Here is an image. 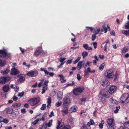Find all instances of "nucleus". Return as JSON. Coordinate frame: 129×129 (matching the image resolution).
<instances>
[{
    "label": "nucleus",
    "mask_w": 129,
    "mask_h": 129,
    "mask_svg": "<svg viewBox=\"0 0 129 129\" xmlns=\"http://www.w3.org/2000/svg\"><path fill=\"white\" fill-rule=\"evenodd\" d=\"M93 45L94 46V49H96L97 48V43L96 42H93Z\"/></svg>",
    "instance_id": "61"
},
{
    "label": "nucleus",
    "mask_w": 129,
    "mask_h": 129,
    "mask_svg": "<svg viewBox=\"0 0 129 129\" xmlns=\"http://www.w3.org/2000/svg\"><path fill=\"white\" fill-rule=\"evenodd\" d=\"M51 99L50 97H48V98L47 103H48V105H47V107L48 108L49 105L50 106V104L51 103Z\"/></svg>",
    "instance_id": "32"
},
{
    "label": "nucleus",
    "mask_w": 129,
    "mask_h": 129,
    "mask_svg": "<svg viewBox=\"0 0 129 129\" xmlns=\"http://www.w3.org/2000/svg\"><path fill=\"white\" fill-rule=\"evenodd\" d=\"M92 40L93 41H94L96 38V35L95 34H93L92 35Z\"/></svg>",
    "instance_id": "48"
},
{
    "label": "nucleus",
    "mask_w": 129,
    "mask_h": 129,
    "mask_svg": "<svg viewBox=\"0 0 129 129\" xmlns=\"http://www.w3.org/2000/svg\"><path fill=\"white\" fill-rule=\"evenodd\" d=\"M81 129H91L90 128H88L87 127L86 125L85 124H83V125L81 127Z\"/></svg>",
    "instance_id": "43"
},
{
    "label": "nucleus",
    "mask_w": 129,
    "mask_h": 129,
    "mask_svg": "<svg viewBox=\"0 0 129 129\" xmlns=\"http://www.w3.org/2000/svg\"><path fill=\"white\" fill-rule=\"evenodd\" d=\"M124 126L127 128H129V121H127L123 124Z\"/></svg>",
    "instance_id": "34"
},
{
    "label": "nucleus",
    "mask_w": 129,
    "mask_h": 129,
    "mask_svg": "<svg viewBox=\"0 0 129 129\" xmlns=\"http://www.w3.org/2000/svg\"><path fill=\"white\" fill-rule=\"evenodd\" d=\"M40 70L41 71H44V72L45 74V76L48 75L49 73V72L48 71L46 70L44 68H40Z\"/></svg>",
    "instance_id": "26"
},
{
    "label": "nucleus",
    "mask_w": 129,
    "mask_h": 129,
    "mask_svg": "<svg viewBox=\"0 0 129 129\" xmlns=\"http://www.w3.org/2000/svg\"><path fill=\"white\" fill-rule=\"evenodd\" d=\"M8 58H9L11 56V54L7 52H6V57Z\"/></svg>",
    "instance_id": "57"
},
{
    "label": "nucleus",
    "mask_w": 129,
    "mask_h": 129,
    "mask_svg": "<svg viewBox=\"0 0 129 129\" xmlns=\"http://www.w3.org/2000/svg\"><path fill=\"white\" fill-rule=\"evenodd\" d=\"M83 46L84 48L87 50L88 48V46L87 44H85L83 45Z\"/></svg>",
    "instance_id": "50"
},
{
    "label": "nucleus",
    "mask_w": 129,
    "mask_h": 129,
    "mask_svg": "<svg viewBox=\"0 0 129 129\" xmlns=\"http://www.w3.org/2000/svg\"><path fill=\"white\" fill-rule=\"evenodd\" d=\"M10 72V70L8 69H5L4 70H2L1 71V73L3 75L7 74Z\"/></svg>",
    "instance_id": "21"
},
{
    "label": "nucleus",
    "mask_w": 129,
    "mask_h": 129,
    "mask_svg": "<svg viewBox=\"0 0 129 129\" xmlns=\"http://www.w3.org/2000/svg\"><path fill=\"white\" fill-rule=\"evenodd\" d=\"M90 123L92 124V125H95V123L94 122L93 120L92 119H90Z\"/></svg>",
    "instance_id": "54"
},
{
    "label": "nucleus",
    "mask_w": 129,
    "mask_h": 129,
    "mask_svg": "<svg viewBox=\"0 0 129 129\" xmlns=\"http://www.w3.org/2000/svg\"><path fill=\"white\" fill-rule=\"evenodd\" d=\"M100 102H102V103L103 104H104L106 103V100L104 98L102 97L101 98Z\"/></svg>",
    "instance_id": "39"
},
{
    "label": "nucleus",
    "mask_w": 129,
    "mask_h": 129,
    "mask_svg": "<svg viewBox=\"0 0 129 129\" xmlns=\"http://www.w3.org/2000/svg\"><path fill=\"white\" fill-rule=\"evenodd\" d=\"M40 98H31L28 100L30 105L32 106H38L40 101Z\"/></svg>",
    "instance_id": "3"
},
{
    "label": "nucleus",
    "mask_w": 129,
    "mask_h": 129,
    "mask_svg": "<svg viewBox=\"0 0 129 129\" xmlns=\"http://www.w3.org/2000/svg\"><path fill=\"white\" fill-rule=\"evenodd\" d=\"M74 118L71 117L68 118L67 120V122L69 125H73L74 122Z\"/></svg>",
    "instance_id": "11"
},
{
    "label": "nucleus",
    "mask_w": 129,
    "mask_h": 129,
    "mask_svg": "<svg viewBox=\"0 0 129 129\" xmlns=\"http://www.w3.org/2000/svg\"><path fill=\"white\" fill-rule=\"evenodd\" d=\"M18 112L17 111L14 112V111L13 113L12 114V115L14 117H15L17 116L18 115Z\"/></svg>",
    "instance_id": "33"
},
{
    "label": "nucleus",
    "mask_w": 129,
    "mask_h": 129,
    "mask_svg": "<svg viewBox=\"0 0 129 129\" xmlns=\"http://www.w3.org/2000/svg\"><path fill=\"white\" fill-rule=\"evenodd\" d=\"M73 93L74 95L77 96L80 94V93L79 92V91L76 88H74L73 90Z\"/></svg>",
    "instance_id": "19"
},
{
    "label": "nucleus",
    "mask_w": 129,
    "mask_h": 129,
    "mask_svg": "<svg viewBox=\"0 0 129 129\" xmlns=\"http://www.w3.org/2000/svg\"><path fill=\"white\" fill-rule=\"evenodd\" d=\"M52 121L53 120H50L47 124V126L48 127L51 126L52 125Z\"/></svg>",
    "instance_id": "36"
},
{
    "label": "nucleus",
    "mask_w": 129,
    "mask_h": 129,
    "mask_svg": "<svg viewBox=\"0 0 129 129\" xmlns=\"http://www.w3.org/2000/svg\"><path fill=\"white\" fill-rule=\"evenodd\" d=\"M88 53L86 51H83L82 53V55L83 58H84L88 55Z\"/></svg>",
    "instance_id": "37"
},
{
    "label": "nucleus",
    "mask_w": 129,
    "mask_h": 129,
    "mask_svg": "<svg viewBox=\"0 0 129 129\" xmlns=\"http://www.w3.org/2000/svg\"><path fill=\"white\" fill-rule=\"evenodd\" d=\"M61 128H60V129H71V127L70 125L67 124L64 125V126H62Z\"/></svg>",
    "instance_id": "24"
},
{
    "label": "nucleus",
    "mask_w": 129,
    "mask_h": 129,
    "mask_svg": "<svg viewBox=\"0 0 129 129\" xmlns=\"http://www.w3.org/2000/svg\"><path fill=\"white\" fill-rule=\"evenodd\" d=\"M11 78L9 76L3 77L0 78V83L5 84L6 82L9 81L11 79Z\"/></svg>",
    "instance_id": "5"
},
{
    "label": "nucleus",
    "mask_w": 129,
    "mask_h": 129,
    "mask_svg": "<svg viewBox=\"0 0 129 129\" xmlns=\"http://www.w3.org/2000/svg\"><path fill=\"white\" fill-rule=\"evenodd\" d=\"M76 88L79 90V92L80 93L82 92L85 89L84 87L83 86L81 87L79 86Z\"/></svg>",
    "instance_id": "23"
},
{
    "label": "nucleus",
    "mask_w": 129,
    "mask_h": 129,
    "mask_svg": "<svg viewBox=\"0 0 129 129\" xmlns=\"http://www.w3.org/2000/svg\"><path fill=\"white\" fill-rule=\"evenodd\" d=\"M120 107L119 106H117L116 107V109L114 111V113H115L118 112V111L120 109Z\"/></svg>",
    "instance_id": "42"
},
{
    "label": "nucleus",
    "mask_w": 129,
    "mask_h": 129,
    "mask_svg": "<svg viewBox=\"0 0 129 129\" xmlns=\"http://www.w3.org/2000/svg\"><path fill=\"white\" fill-rule=\"evenodd\" d=\"M100 84L104 87H106L109 85L110 82L107 80H103L101 81Z\"/></svg>",
    "instance_id": "9"
},
{
    "label": "nucleus",
    "mask_w": 129,
    "mask_h": 129,
    "mask_svg": "<svg viewBox=\"0 0 129 129\" xmlns=\"http://www.w3.org/2000/svg\"><path fill=\"white\" fill-rule=\"evenodd\" d=\"M14 111L13 109L12 108H10L8 109L7 111V113L8 114H11L13 113Z\"/></svg>",
    "instance_id": "29"
},
{
    "label": "nucleus",
    "mask_w": 129,
    "mask_h": 129,
    "mask_svg": "<svg viewBox=\"0 0 129 129\" xmlns=\"http://www.w3.org/2000/svg\"><path fill=\"white\" fill-rule=\"evenodd\" d=\"M66 59V58L65 57L63 58H60L59 59V61L60 62L63 63V62Z\"/></svg>",
    "instance_id": "49"
},
{
    "label": "nucleus",
    "mask_w": 129,
    "mask_h": 129,
    "mask_svg": "<svg viewBox=\"0 0 129 129\" xmlns=\"http://www.w3.org/2000/svg\"><path fill=\"white\" fill-rule=\"evenodd\" d=\"M77 79L79 81L81 79V77L79 74H77Z\"/></svg>",
    "instance_id": "56"
},
{
    "label": "nucleus",
    "mask_w": 129,
    "mask_h": 129,
    "mask_svg": "<svg viewBox=\"0 0 129 129\" xmlns=\"http://www.w3.org/2000/svg\"><path fill=\"white\" fill-rule=\"evenodd\" d=\"M6 63L5 61H2L1 59H0V67H2L4 66Z\"/></svg>",
    "instance_id": "28"
},
{
    "label": "nucleus",
    "mask_w": 129,
    "mask_h": 129,
    "mask_svg": "<svg viewBox=\"0 0 129 129\" xmlns=\"http://www.w3.org/2000/svg\"><path fill=\"white\" fill-rule=\"evenodd\" d=\"M124 26L126 28L129 29V21L127 23L125 24Z\"/></svg>",
    "instance_id": "44"
},
{
    "label": "nucleus",
    "mask_w": 129,
    "mask_h": 129,
    "mask_svg": "<svg viewBox=\"0 0 129 129\" xmlns=\"http://www.w3.org/2000/svg\"><path fill=\"white\" fill-rule=\"evenodd\" d=\"M47 123L46 122H44L41 125H40L39 127L40 129H46Z\"/></svg>",
    "instance_id": "20"
},
{
    "label": "nucleus",
    "mask_w": 129,
    "mask_h": 129,
    "mask_svg": "<svg viewBox=\"0 0 129 129\" xmlns=\"http://www.w3.org/2000/svg\"><path fill=\"white\" fill-rule=\"evenodd\" d=\"M87 98L82 97L80 100L82 102H85Z\"/></svg>",
    "instance_id": "52"
},
{
    "label": "nucleus",
    "mask_w": 129,
    "mask_h": 129,
    "mask_svg": "<svg viewBox=\"0 0 129 129\" xmlns=\"http://www.w3.org/2000/svg\"><path fill=\"white\" fill-rule=\"evenodd\" d=\"M10 89L9 85L8 84H6L4 85L3 87V90L5 92H8Z\"/></svg>",
    "instance_id": "16"
},
{
    "label": "nucleus",
    "mask_w": 129,
    "mask_h": 129,
    "mask_svg": "<svg viewBox=\"0 0 129 129\" xmlns=\"http://www.w3.org/2000/svg\"><path fill=\"white\" fill-rule=\"evenodd\" d=\"M81 59V57H78L77 59H76L74 62V64H75L78 62Z\"/></svg>",
    "instance_id": "45"
},
{
    "label": "nucleus",
    "mask_w": 129,
    "mask_h": 129,
    "mask_svg": "<svg viewBox=\"0 0 129 129\" xmlns=\"http://www.w3.org/2000/svg\"><path fill=\"white\" fill-rule=\"evenodd\" d=\"M19 78L18 79V81L22 82L25 80V76L22 74H20L18 76Z\"/></svg>",
    "instance_id": "12"
},
{
    "label": "nucleus",
    "mask_w": 129,
    "mask_h": 129,
    "mask_svg": "<svg viewBox=\"0 0 129 129\" xmlns=\"http://www.w3.org/2000/svg\"><path fill=\"white\" fill-rule=\"evenodd\" d=\"M104 62L102 64L100 65V67L99 68V69L101 70H102L104 68Z\"/></svg>",
    "instance_id": "41"
},
{
    "label": "nucleus",
    "mask_w": 129,
    "mask_h": 129,
    "mask_svg": "<svg viewBox=\"0 0 129 129\" xmlns=\"http://www.w3.org/2000/svg\"><path fill=\"white\" fill-rule=\"evenodd\" d=\"M38 74V71L36 70L34 71H30L27 73V75L29 77H34L37 76Z\"/></svg>",
    "instance_id": "6"
},
{
    "label": "nucleus",
    "mask_w": 129,
    "mask_h": 129,
    "mask_svg": "<svg viewBox=\"0 0 129 129\" xmlns=\"http://www.w3.org/2000/svg\"><path fill=\"white\" fill-rule=\"evenodd\" d=\"M20 72L18 69H16L15 68H13L11 70L10 74L11 75H15L18 74Z\"/></svg>",
    "instance_id": "10"
},
{
    "label": "nucleus",
    "mask_w": 129,
    "mask_h": 129,
    "mask_svg": "<svg viewBox=\"0 0 129 129\" xmlns=\"http://www.w3.org/2000/svg\"><path fill=\"white\" fill-rule=\"evenodd\" d=\"M108 92L107 90L105 89H101L100 92V94L102 96L107 97Z\"/></svg>",
    "instance_id": "8"
},
{
    "label": "nucleus",
    "mask_w": 129,
    "mask_h": 129,
    "mask_svg": "<svg viewBox=\"0 0 129 129\" xmlns=\"http://www.w3.org/2000/svg\"><path fill=\"white\" fill-rule=\"evenodd\" d=\"M6 51L4 50H0V56L2 57H6Z\"/></svg>",
    "instance_id": "17"
},
{
    "label": "nucleus",
    "mask_w": 129,
    "mask_h": 129,
    "mask_svg": "<svg viewBox=\"0 0 129 129\" xmlns=\"http://www.w3.org/2000/svg\"><path fill=\"white\" fill-rule=\"evenodd\" d=\"M105 76L107 79L113 78L114 81H115L117 78L118 74L117 72L114 73L112 70H106L105 73Z\"/></svg>",
    "instance_id": "1"
},
{
    "label": "nucleus",
    "mask_w": 129,
    "mask_h": 129,
    "mask_svg": "<svg viewBox=\"0 0 129 129\" xmlns=\"http://www.w3.org/2000/svg\"><path fill=\"white\" fill-rule=\"evenodd\" d=\"M24 94V92H22L20 93H19V94L18 95V96H20V97H22Z\"/></svg>",
    "instance_id": "58"
},
{
    "label": "nucleus",
    "mask_w": 129,
    "mask_h": 129,
    "mask_svg": "<svg viewBox=\"0 0 129 129\" xmlns=\"http://www.w3.org/2000/svg\"><path fill=\"white\" fill-rule=\"evenodd\" d=\"M39 121H40L39 119V118H38L35 121L33 122L32 124L34 125H35L36 124H37V123Z\"/></svg>",
    "instance_id": "47"
},
{
    "label": "nucleus",
    "mask_w": 129,
    "mask_h": 129,
    "mask_svg": "<svg viewBox=\"0 0 129 129\" xmlns=\"http://www.w3.org/2000/svg\"><path fill=\"white\" fill-rule=\"evenodd\" d=\"M77 107L76 106H72L71 108V110L72 112H75L76 111Z\"/></svg>",
    "instance_id": "27"
},
{
    "label": "nucleus",
    "mask_w": 129,
    "mask_h": 129,
    "mask_svg": "<svg viewBox=\"0 0 129 129\" xmlns=\"http://www.w3.org/2000/svg\"><path fill=\"white\" fill-rule=\"evenodd\" d=\"M46 108V104H43L42 105V106L41 107V109L42 110H45Z\"/></svg>",
    "instance_id": "46"
},
{
    "label": "nucleus",
    "mask_w": 129,
    "mask_h": 129,
    "mask_svg": "<svg viewBox=\"0 0 129 129\" xmlns=\"http://www.w3.org/2000/svg\"><path fill=\"white\" fill-rule=\"evenodd\" d=\"M117 88V87L116 86H111L109 88L108 91L111 94H113L116 91Z\"/></svg>",
    "instance_id": "7"
},
{
    "label": "nucleus",
    "mask_w": 129,
    "mask_h": 129,
    "mask_svg": "<svg viewBox=\"0 0 129 129\" xmlns=\"http://www.w3.org/2000/svg\"><path fill=\"white\" fill-rule=\"evenodd\" d=\"M21 105V104L20 103H16L13 104L12 106L15 108H18L20 107Z\"/></svg>",
    "instance_id": "30"
},
{
    "label": "nucleus",
    "mask_w": 129,
    "mask_h": 129,
    "mask_svg": "<svg viewBox=\"0 0 129 129\" xmlns=\"http://www.w3.org/2000/svg\"><path fill=\"white\" fill-rule=\"evenodd\" d=\"M49 116L50 117H51L52 116H54V114L53 112V111H52L51 112L50 114L49 115Z\"/></svg>",
    "instance_id": "63"
},
{
    "label": "nucleus",
    "mask_w": 129,
    "mask_h": 129,
    "mask_svg": "<svg viewBox=\"0 0 129 129\" xmlns=\"http://www.w3.org/2000/svg\"><path fill=\"white\" fill-rule=\"evenodd\" d=\"M62 111L64 114L66 115L68 113V109L67 108L65 109H63L62 110Z\"/></svg>",
    "instance_id": "38"
},
{
    "label": "nucleus",
    "mask_w": 129,
    "mask_h": 129,
    "mask_svg": "<svg viewBox=\"0 0 129 129\" xmlns=\"http://www.w3.org/2000/svg\"><path fill=\"white\" fill-rule=\"evenodd\" d=\"M83 61H80L78 63L76 68L78 70H80L81 69L83 66V64H82Z\"/></svg>",
    "instance_id": "18"
},
{
    "label": "nucleus",
    "mask_w": 129,
    "mask_h": 129,
    "mask_svg": "<svg viewBox=\"0 0 129 129\" xmlns=\"http://www.w3.org/2000/svg\"><path fill=\"white\" fill-rule=\"evenodd\" d=\"M104 123V121L103 120H102L101 123H100L99 124V126L100 128L102 129L103 128V125Z\"/></svg>",
    "instance_id": "31"
},
{
    "label": "nucleus",
    "mask_w": 129,
    "mask_h": 129,
    "mask_svg": "<svg viewBox=\"0 0 129 129\" xmlns=\"http://www.w3.org/2000/svg\"><path fill=\"white\" fill-rule=\"evenodd\" d=\"M21 113L23 114H25L26 112V110L24 108H23L21 109Z\"/></svg>",
    "instance_id": "55"
},
{
    "label": "nucleus",
    "mask_w": 129,
    "mask_h": 129,
    "mask_svg": "<svg viewBox=\"0 0 129 129\" xmlns=\"http://www.w3.org/2000/svg\"><path fill=\"white\" fill-rule=\"evenodd\" d=\"M62 120L61 118H59L58 120V125L56 128V129H60V128L62 126V125L61 124Z\"/></svg>",
    "instance_id": "14"
},
{
    "label": "nucleus",
    "mask_w": 129,
    "mask_h": 129,
    "mask_svg": "<svg viewBox=\"0 0 129 129\" xmlns=\"http://www.w3.org/2000/svg\"><path fill=\"white\" fill-rule=\"evenodd\" d=\"M121 32L122 34L126 36H129V30H122Z\"/></svg>",
    "instance_id": "22"
},
{
    "label": "nucleus",
    "mask_w": 129,
    "mask_h": 129,
    "mask_svg": "<svg viewBox=\"0 0 129 129\" xmlns=\"http://www.w3.org/2000/svg\"><path fill=\"white\" fill-rule=\"evenodd\" d=\"M120 102L122 103H127L129 102V94L125 93L122 95L120 99Z\"/></svg>",
    "instance_id": "4"
},
{
    "label": "nucleus",
    "mask_w": 129,
    "mask_h": 129,
    "mask_svg": "<svg viewBox=\"0 0 129 129\" xmlns=\"http://www.w3.org/2000/svg\"><path fill=\"white\" fill-rule=\"evenodd\" d=\"M106 122V126L108 129H114L115 124L113 119L109 118L107 120Z\"/></svg>",
    "instance_id": "2"
},
{
    "label": "nucleus",
    "mask_w": 129,
    "mask_h": 129,
    "mask_svg": "<svg viewBox=\"0 0 129 129\" xmlns=\"http://www.w3.org/2000/svg\"><path fill=\"white\" fill-rule=\"evenodd\" d=\"M70 103V99L69 98H65L64 99L63 101V105L65 106H68Z\"/></svg>",
    "instance_id": "13"
},
{
    "label": "nucleus",
    "mask_w": 129,
    "mask_h": 129,
    "mask_svg": "<svg viewBox=\"0 0 129 129\" xmlns=\"http://www.w3.org/2000/svg\"><path fill=\"white\" fill-rule=\"evenodd\" d=\"M54 75V73L53 72L50 73L49 72V73L47 77H50L51 76H52Z\"/></svg>",
    "instance_id": "51"
},
{
    "label": "nucleus",
    "mask_w": 129,
    "mask_h": 129,
    "mask_svg": "<svg viewBox=\"0 0 129 129\" xmlns=\"http://www.w3.org/2000/svg\"><path fill=\"white\" fill-rule=\"evenodd\" d=\"M110 34L113 36H114L115 35V33L114 30L111 31H110Z\"/></svg>",
    "instance_id": "64"
},
{
    "label": "nucleus",
    "mask_w": 129,
    "mask_h": 129,
    "mask_svg": "<svg viewBox=\"0 0 129 129\" xmlns=\"http://www.w3.org/2000/svg\"><path fill=\"white\" fill-rule=\"evenodd\" d=\"M41 51L40 50H36L34 53V55L36 56H38L40 54Z\"/></svg>",
    "instance_id": "40"
},
{
    "label": "nucleus",
    "mask_w": 129,
    "mask_h": 129,
    "mask_svg": "<svg viewBox=\"0 0 129 129\" xmlns=\"http://www.w3.org/2000/svg\"><path fill=\"white\" fill-rule=\"evenodd\" d=\"M107 44H106L104 46V50L106 52L107 51Z\"/></svg>",
    "instance_id": "59"
},
{
    "label": "nucleus",
    "mask_w": 129,
    "mask_h": 129,
    "mask_svg": "<svg viewBox=\"0 0 129 129\" xmlns=\"http://www.w3.org/2000/svg\"><path fill=\"white\" fill-rule=\"evenodd\" d=\"M63 93L61 91H59L57 94V99L59 100H61L62 98Z\"/></svg>",
    "instance_id": "15"
},
{
    "label": "nucleus",
    "mask_w": 129,
    "mask_h": 129,
    "mask_svg": "<svg viewBox=\"0 0 129 129\" xmlns=\"http://www.w3.org/2000/svg\"><path fill=\"white\" fill-rule=\"evenodd\" d=\"M48 82L47 80L45 81L44 83L43 84V85L44 86H48Z\"/></svg>",
    "instance_id": "53"
},
{
    "label": "nucleus",
    "mask_w": 129,
    "mask_h": 129,
    "mask_svg": "<svg viewBox=\"0 0 129 129\" xmlns=\"http://www.w3.org/2000/svg\"><path fill=\"white\" fill-rule=\"evenodd\" d=\"M58 76L60 77V79L59 81L61 83H63L65 82V81H66V80H64V77L62 76V75H58Z\"/></svg>",
    "instance_id": "25"
},
{
    "label": "nucleus",
    "mask_w": 129,
    "mask_h": 129,
    "mask_svg": "<svg viewBox=\"0 0 129 129\" xmlns=\"http://www.w3.org/2000/svg\"><path fill=\"white\" fill-rule=\"evenodd\" d=\"M72 59L68 60L66 62V63L67 64H70L72 62Z\"/></svg>",
    "instance_id": "62"
},
{
    "label": "nucleus",
    "mask_w": 129,
    "mask_h": 129,
    "mask_svg": "<svg viewBox=\"0 0 129 129\" xmlns=\"http://www.w3.org/2000/svg\"><path fill=\"white\" fill-rule=\"evenodd\" d=\"M128 48H124L121 50V52L123 53H125L128 51Z\"/></svg>",
    "instance_id": "35"
},
{
    "label": "nucleus",
    "mask_w": 129,
    "mask_h": 129,
    "mask_svg": "<svg viewBox=\"0 0 129 129\" xmlns=\"http://www.w3.org/2000/svg\"><path fill=\"white\" fill-rule=\"evenodd\" d=\"M3 122L6 123H8L9 121L7 119L5 118L3 119Z\"/></svg>",
    "instance_id": "60"
}]
</instances>
